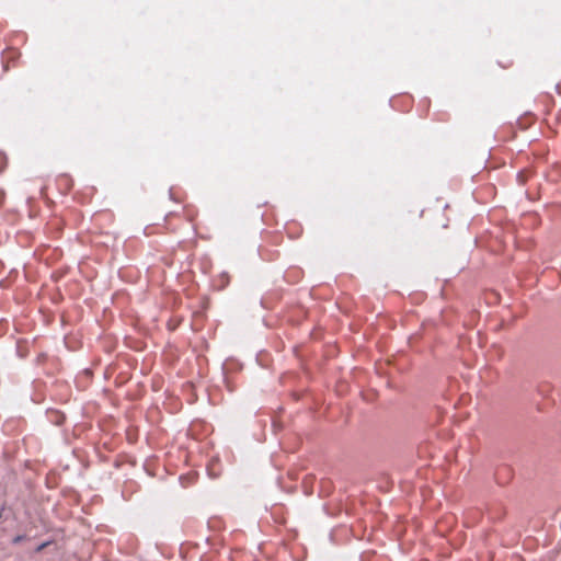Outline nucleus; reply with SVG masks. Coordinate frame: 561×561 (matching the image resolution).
I'll use <instances>...</instances> for the list:
<instances>
[{
  "mask_svg": "<svg viewBox=\"0 0 561 561\" xmlns=\"http://www.w3.org/2000/svg\"><path fill=\"white\" fill-rule=\"evenodd\" d=\"M24 539H25V536H24V535H18V536H15V537L13 538L12 542H13L14 545H16V543L22 542Z\"/></svg>",
  "mask_w": 561,
  "mask_h": 561,
  "instance_id": "obj_1",
  "label": "nucleus"
},
{
  "mask_svg": "<svg viewBox=\"0 0 561 561\" xmlns=\"http://www.w3.org/2000/svg\"><path fill=\"white\" fill-rule=\"evenodd\" d=\"M49 545V542H43L41 543L37 548H36V551L39 552L42 551L44 548H46L47 546Z\"/></svg>",
  "mask_w": 561,
  "mask_h": 561,
  "instance_id": "obj_2",
  "label": "nucleus"
}]
</instances>
